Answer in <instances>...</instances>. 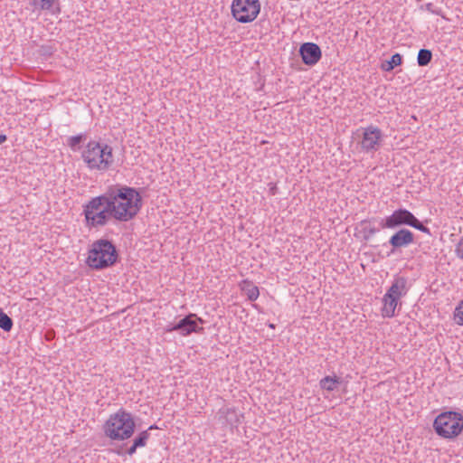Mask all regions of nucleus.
Here are the masks:
<instances>
[{"label":"nucleus","instance_id":"obj_1","mask_svg":"<svg viewBox=\"0 0 463 463\" xmlns=\"http://www.w3.org/2000/svg\"><path fill=\"white\" fill-rule=\"evenodd\" d=\"M103 194L116 222H128L142 209V196L134 187L115 184L109 186Z\"/></svg>","mask_w":463,"mask_h":463},{"label":"nucleus","instance_id":"obj_2","mask_svg":"<svg viewBox=\"0 0 463 463\" xmlns=\"http://www.w3.org/2000/svg\"><path fill=\"white\" fill-rule=\"evenodd\" d=\"M81 158L90 171H108L114 163L113 148L104 142L90 140L81 152Z\"/></svg>","mask_w":463,"mask_h":463},{"label":"nucleus","instance_id":"obj_3","mask_svg":"<svg viewBox=\"0 0 463 463\" xmlns=\"http://www.w3.org/2000/svg\"><path fill=\"white\" fill-rule=\"evenodd\" d=\"M135 421L130 412L120 409L106 420L103 430L106 437L112 440L129 439L135 430Z\"/></svg>","mask_w":463,"mask_h":463},{"label":"nucleus","instance_id":"obj_4","mask_svg":"<svg viewBox=\"0 0 463 463\" xmlns=\"http://www.w3.org/2000/svg\"><path fill=\"white\" fill-rule=\"evenodd\" d=\"M118 251L115 245L106 240L95 241L89 250L87 264L95 269H103L116 263Z\"/></svg>","mask_w":463,"mask_h":463},{"label":"nucleus","instance_id":"obj_5","mask_svg":"<svg viewBox=\"0 0 463 463\" xmlns=\"http://www.w3.org/2000/svg\"><path fill=\"white\" fill-rule=\"evenodd\" d=\"M83 215L86 226L89 228L104 227L111 221H114L103 194L91 198L83 206Z\"/></svg>","mask_w":463,"mask_h":463},{"label":"nucleus","instance_id":"obj_6","mask_svg":"<svg viewBox=\"0 0 463 463\" xmlns=\"http://www.w3.org/2000/svg\"><path fill=\"white\" fill-rule=\"evenodd\" d=\"M408 291V279L403 276L395 275L391 287L382 298V317L384 318L395 317L396 308L398 306L402 305L401 299L407 295Z\"/></svg>","mask_w":463,"mask_h":463},{"label":"nucleus","instance_id":"obj_7","mask_svg":"<svg viewBox=\"0 0 463 463\" xmlns=\"http://www.w3.org/2000/svg\"><path fill=\"white\" fill-rule=\"evenodd\" d=\"M436 434L445 439H454L463 430V415L457 411L439 413L433 421Z\"/></svg>","mask_w":463,"mask_h":463},{"label":"nucleus","instance_id":"obj_8","mask_svg":"<svg viewBox=\"0 0 463 463\" xmlns=\"http://www.w3.org/2000/svg\"><path fill=\"white\" fill-rule=\"evenodd\" d=\"M402 225L411 226L423 233L430 234L429 227L420 222L414 214L407 209L400 208L381 221L383 229H394Z\"/></svg>","mask_w":463,"mask_h":463},{"label":"nucleus","instance_id":"obj_9","mask_svg":"<svg viewBox=\"0 0 463 463\" xmlns=\"http://www.w3.org/2000/svg\"><path fill=\"white\" fill-rule=\"evenodd\" d=\"M232 14L241 24L254 21L260 12V0H233L232 3Z\"/></svg>","mask_w":463,"mask_h":463},{"label":"nucleus","instance_id":"obj_10","mask_svg":"<svg viewBox=\"0 0 463 463\" xmlns=\"http://www.w3.org/2000/svg\"><path fill=\"white\" fill-rule=\"evenodd\" d=\"M360 140L358 146L360 150L365 154H374L377 152L383 144V131L374 125H370L365 128H361L359 130Z\"/></svg>","mask_w":463,"mask_h":463},{"label":"nucleus","instance_id":"obj_11","mask_svg":"<svg viewBox=\"0 0 463 463\" xmlns=\"http://www.w3.org/2000/svg\"><path fill=\"white\" fill-rule=\"evenodd\" d=\"M204 323V320L196 314L190 313L182 319H180L177 323L174 325H168L165 329V332H178L182 336H187L192 333H203V327L202 325Z\"/></svg>","mask_w":463,"mask_h":463},{"label":"nucleus","instance_id":"obj_12","mask_svg":"<svg viewBox=\"0 0 463 463\" xmlns=\"http://www.w3.org/2000/svg\"><path fill=\"white\" fill-rule=\"evenodd\" d=\"M218 420L223 426L237 427L243 418V414L234 407L223 406L217 412Z\"/></svg>","mask_w":463,"mask_h":463},{"label":"nucleus","instance_id":"obj_13","mask_svg":"<svg viewBox=\"0 0 463 463\" xmlns=\"http://www.w3.org/2000/svg\"><path fill=\"white\" fill-rule=\"evenodd\" d=\"M299 54L302 61L308 66L316 65L321 59L320 47L314 43H304L299 47Z\"/></svg>","mask_w":463,"mask_h":463},{"label":"nucleus","instance_id":"obj_14","mask_svg":"<svg viewBox=\"0 0 463 463\" xmlns=\"http://www.w3.org/2000/svg\"><path fill=\"white\" fill-rule=\"evenodd\" d=\"M28 5L33 13H45L52 15L61 13L60 0H28Z\"/></svg>","mask_w":463,"mask_h":463},{"label":"nucleus","instance_id":"obj_15","mask_svg":"<svg viewBox=\"0 0 463 463\" xmlns=\"http://www.w3.org/2000/svg\"><path fill=\"white\" fill-rule=\"evenodd\" d=\"M388 242L392 246L391 253H394L397 250L412 244L414 242V234L410 230L402 228L393 233Z\"/></svg>","mask_w":463,"mask_h":463},{"label":"nucleus","instance_id":"obj_16","mask_svg":"<svg viewBox=\"0 0 463 463\" xmlns=\"http://www.w3.org/2000/svg\"><path fill=\"white\" fill-rule=\"evenodd\" d=\"M241 289L245 292L247 298L250 301H255L260 296L259 288L250 281L244 280Z\"/></svg>","mask_w":463,"mask_h":463},{"label":"nucleus","instance_id":"obj_17","mask_svg":"<svg viewBox=\"0 0 463 463\" xmlns=\"http://www.w3.org/2000/svg\"><path fill=\"white\" fill-rule=\"evenodd\" d=\"M402 62V57L400 53H395L392 56L390 61H385L381 64V69L384 71H391L396 66L401 65Z\"/></svg>","mask_w":463,"mask_h":463},{"label":"nucleus","instance_id":"obj_18","mask_svg":"<svg viewBox=\"0 0 463 463\" xmlns=\"http://www.w3.org/2000/svg\"><path fill=\"white\" fill-rule=\"evenodd\" d=\"M337 383H339V378L336 376H326L320 380L319 386L323 390L333 392L336 388Z\"/></svg>","mask_w":463,"mask_h":463},{"label":"nucleus","instance_id":"obj_19","mask_svg":"<svg viewBox=\"0 0 463 463\" xmlns=\"http://www.w3.org/2000/svg\"><path fill=\"white\" fill-rule=\"evenodd\" d=\"M432 59V52L428 49H420L418 52L417 62L419 66H427Z\"/></svg>","mask_w":463,"mask_h":463},{"label":"nucleus","instance_id":"obj_20","mask_svg":"<svg viewBox=\"0 0 463 463\" xmlns=\"http://www.w3.org/2000/svg\"><path fill=\"white\" fill-rule=\"evenodd\" d=\"M14 323L11 317H9L1 308H0V328H2L5 332L11 331L13 328Z\"/></svg>","mask_w":463,"mask_h":463},{"label":"nucleus","instance_id":"obj_21","mask_svg":"<svg viewBox=\"0 0 463 463\" xmlns=\"http://www.w3.org/2000/svg\"><path fill=\"white\" fill-rule=\"evenodd\" d=\"M86 136L84 134H79L76 136H71L67 139V145L73 150L76 151L79 149V145L85 140Z\"/></svg>","mask_w":463,"mask_h":463},{"label":"nucleus","instance_id":"obj_22","mask_svg":"<svg viewBox=\"0 0 463 463\" xmlns=\"http://www.w3.org/2000/svg\"><path fill=\"white\" fill-rule=\"evenodd\" d=\"M453 319L457 325L463 326V299L457 305L453 313Z\"/></svg>","mask_w":463,"mask_h":463},{"label":"nucleus","instance_id":"obj_23","mask_svg":"<svg viewBox=\"0 0 463 463\" xmlns=\"http://www.w3.org/2000/svg\"><path fill=\"white\" fill-rule=\"evenodd\" d=\"M149 437H150V434H149L148 430H143L133 440V442L135 443V446H137L138 448L145 447L146 445V442H147Z\"/></svg>","mask_w":463,"mask_h":463},{"label":"nucleus","instance_id":"obj_24","mask_svg":"<svg viewBox=\"0 0 463 463\" xmlns=\"http://www.w3.org/2000/svg\"><path fill=\"white\" fill-rule=\"evenodd\" d=\"M378 231L379 230L375 227H364L363 229L364 239L369 241Z\"/></svg>","mask_w":463,"mask_h":463},{"label":"nucleus","instance_id":"obj_25","mask_svg":"<svg viewBox=\"0 0 463 463\" xmlns=\"http://www.w3.org/2000/svg\"><path fill=\"white\" fill-rule=\"evenodd\" d=\"M426 9H427L429 12H430V13H432V14H436V15H440V16H442V17H443L441 8L435 7V6H434V5H433V4H431V3H428V4L426 5Z\"/></svg>","mask_w":463,"mask_h":463},{"label":"nucleus","instance_id":"obj_26","mask_svg":"<svg viewBox=\"0 0 463 463\" xmlns=\"http://www.w3.org/2000/svg\"><path fill=\"white\" fill-rule=\"evenodd\" d=\"M457 253L458 256L463 260V237L460 239L459 242L457 245Z\"/></svg>","mask_w":463,"mask_h":463},{"label":"nucleus","instance_id":"obj_27","mask_svg":"<svg viewBox=\"0 0 463 463\" xmlns=\"http://www.w3.org/2000/svg\"><path fill=\"white\" fill-rule=\"evenodd\" d=\"M137 448L138 447L135 446V443L133 442V444L128 449L127 453L129 456H132V455H134L136 453Z\"/></svg>","mask_w":463,"mask_h":463},{"label":"nucleus","instance_id":"obj_28","mask_svg":"<svg viewBox=\"0 0 463 463\" xmlns=\"http://www.w3.org/2000/svg\"><path fill=\"white\" fill-rule=\"evenodd\" d=\"M271 184V186L269 187V194L275 195L277 194L278 188H277L276 184Z\"/></svg>","mask_w":463,"mask_h":463},{"label":"nucleus","instance_id":"obj_29","mask_svg":"<svg viewBox=\"0 0 463 463\" xmlns=\"http://www.w3.org/2000/svg\"><path fill=\"white\" fill-rule=\"evenodd\" d=\"M7 140V137L5 134H0V145L5 143Z\"/></svg>","mask_w":463,"mask_h":463},{"label":"nucleus","instance_id":"obj_30","mask_svg":"<svg viewBox=\"0 0 463 463\" xmlns=\"http://www.w3.org/2000/svg\"><path fill=\"white\" fill-rule=\"evenodd\" d=\"M155 429H157V426L156 425H151L149 426V428L146 430H155Z\"/></svg>","mask_w":463,"mask_h":463},{"label":"nucleus","instance_id":"obj_31","mask_svg":"<svg viewBox=\"0 0 463 463\" xmlns=\"http://www.w3.org/2000/svg\"><path fill=\"white\" fill-rule=\"evenodd\" d=\"M268 326H269V328H271V329H274V328H275V325H274V324H272V323H269V324H268Z\"/></svg>","mask_w":463,"mask_h":463}]
</instances>
